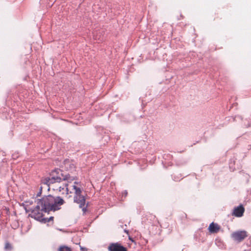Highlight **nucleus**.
<instances>
[{"label": "nucleus", "instance_id": "f257e3e1", "mask_svg": "<svg viewBox=\"0 0 251 251\" xmlns=\"http://www.w3.org/2000/svg\"><path fill=\"white\" fill-rule=\"evenodd\" d=\"M43 203V208L41 210L49 213L50 211H55L61 209L60 206L65 203L64 200L59 196L54 197L51 195L44 196L41 199Z\"/></svg>", "mask_w": 251, "mask_h": 251}, {"label": "nucleus", "instance_id": "f03ea898", "mask_svg": "<svg viewBox=\"0 0 251 251\" xmlns=\"http://www.w3.org/2000/svg\"><path fill=\"white\" fill-rule=\"evenodd\" d=\"M51 181L53 183H60L63 181L72 182L76 178V176H71L69 173L64 172L61 168H55L49 174Z\"/></svg>", "mask_w": 251, "mask_h": 251}, {"label": "nucleus", "instance_id": "7ed1b4c3", "mask_svg": "<svg viewBox=\"0 0 251 251\" xmlns=\"http://www.w3.org/2000/svg\"><path fill=\"white\" fill-rule=\"evenodd\" d=\"M43 208V203L42 200L41 199H37V205L34 208H31L30 210H26V212L30 211V213L28 214V217L34 218L35 220H39L40 218L43 217V214L41 210Z\"/></svg>", "mask_w": 251, "mask_h": 251}, {"label": "nucleus", "instance_id": "20e7f679", "mask_svg": "<svg viewBox=\"0 0 251 251\" xmlns=\"http://www.w3.org/2000/svg\"><path fill=\"white\" fill-rule=\"evenodd\" d=\"M82 190L79 187L75 192V196L74 197V202L79 204V207H82L85 204L86 199L84 196L81 195Z\"/></svg>", "mask_w": 251, "mask_h": 251}, {"label": "nucleus", "instance_id": "39448f33", "mask_svg": "<svg viewBox=\"0 0 251 251\" xmlns=\"http://www.w3.org/2000/svg\"><path fill=\"white\" fill-rule=\"evenodd\" d=\"M61 169L67 173H73L75 171V166L74 163L69 159H65L63 164L60 166Z\"/></svg>", "mask_w": 251, "mask_h": 251}, {"label": "nucleus", "instance_id": "423d86ee", "mask_svg": "<svg viewBox=\"0 0 251 251\" xmlns=\"http://www.w3.org/2000/svg\"><path fill=\"white\" fill-rule=\"evenodd\" d=\"M247 236V232L245 230L237 231L231 234L232 238L238 242L242 241Z\"/></svg>", "mask_w": 251, "mask_h": 251}, {"label": "nucleus", "instance_id": "0eeeda50", "mask_svg": "<svg viewBox=\"0 0 251 251\" xmlns=\"http://www.w3.org/2000/svg\"><path fill=\"white\" fill-rule=\"evenodd\" d=\"M107 249L108 251H127V248L120 242L110 243Z\"/></svg>", "mask_w": 251, "mask_h": 251}, {"label": "nucleus", "instance_id": "6e6552de", "mask_svg": "<svg viewBox=\"0 0 251 251\" xmlns=\"http://www.w3.org/2000/svg\"><path fill=\"white\" fill-rule=\"evenodd\" d=\"M244 211V206L240 204L234 209L232 214L237 217H241L243 215Z\"/></svg>", "mask_w": 251, "mask_h": 251}, {"label": "nucleus", "instance_id": "1a4fd4ad", "mask_svg": "<svg viewBox=\"0 0 251 251\" xmlns=\"http://www.w3.org/2000/svg\"><path fill=\"white\" fill-rule=\"evenodd\" d=\"M220 228V226L214 222L211 223L208 227L209 231L212 233H217Z\"/></svg>", "mask_w": 251, "mask_h": 251}, {"label": "nucleus", "instance_id": "9d476101", "mask_svg": "<svg viewBox=\"0 0 251 251\" xmlns=\"http://www.w3.org/2000/svg\"><path fill=\"white\" fill-rule=\"evenodd\" d=\"M41 182L42 184L47 185L48 186H50V184H54L53 182L51 181V179L50 176L43 177L41 179Z\"/></svg>", "mask_w": 251, "mask_h": 251}, {"label": "nucleus", "instance_id": "9b49d317", "mask_svg": "<svg viewBox=\"0 0 251 251\" xmlns=\"http://www.w3.org/2000/svg\"><path fill=\"white\" fill-rule=\"evenodd\" d=\"M69 183V182H67V183L63 184L62 186H60L58 188L59 192H61L62 190H63L65 189L66 194L68 195L69 193L68 189Z\"/></svg>", "mask_w": 251, "mask_h": 251}, {"label": "nucleus", "instance_id": "f8f14e48", "mask_svg": "<svg viewBox=\"0 0 251 251\" xmlns=\"http://www.w3.org/2000/svg\"><path fill=\"white\" fill-rule=\"evenodd\" d=\"M54 219V217L52 216L50 217L49 218H43V217L40 218L39 219V220H37L38 221H39L42 223L45 224L48 222H49L50 221H53Z\"/></svg>", "mask_w": 251, "mask_h": 251}, {"label": "nucleus", "instance_id": "ddd939ff", "mask_svg": "<svg viewBox=\"0 0 251 251\" xmlns=\"http://www.w3.org/2000/svg\"><path fill=\"white\" fill-rule=\"evenodd\" d=\"M4 249L6 251H11L12 249V246L11 244L9 242H6L5 244Z\"/></svg>", "mask_w": 251, "mask_h": 251}, {"label": "nucleus", "instance_id": "4468645a", "mask_svg": "<svg viewBox=\"0 0 251 251\" xmlns=\"http://www.w3.org/2000/svg\"><path fill=\"white\" fill-rule=\"evenodd\" d=\"M59 251H72L71 248L67 246L60 247L59 249Z\"/></svg>", "mask_w": 251, "mask_h": 251}, {"label": "nucleus", "instance_id": "2eb2a0df", "mask_svg": "<svg viewBox=\"0 0 251 251\" xmlns=\"http://www.w3.org/2000/svg\"><path fill=\"white\" fill-rule=\"evenodd\" d=\"M43 187L41 186L39 188V191L37 193L36 197H40L42 193Z\"/></svg>", "mask_w": 251, "mask_h": 251}, {"label": "nucleus", "instance_id": "dca6fc26", "mask_svg": "<svg viewBox=\"0 0 251 251\" xmlns=\"http://www.w3.org/2000/svg\"><path fill=\"white\" fill-rule=\"evenodd\" d=\"M247 248L243 250V251H250L251 250V245H247Z\"/></svg>", "mask_w": 251, "mask_h": 251}, {"label": "nucleus", "instance_id": "f3484780", "mask_svg": "<svg viewBox=\"0 0 251 251\" xmlns=\"http://www.w3.org/2000/svg\"><path fill=\"white\" fill-rule=\"evenodd\" d=\"M80 208H82V210L83 212V213H85L86 211H87V207H84V205L82 206V207H80Z\"/></svg>", "mask_w": 251, "mask_h": 251}, {"label": "nucleus", "instance_id": "a211bd4d", "mask_svg": "<svg viewBox=\"0 0 251 251\" xmlns=\"http://www.w3.org/2000/svg\"><path fill=\"white\" fill-rule=\"evenodd\" d=\"M123 195H124V196L126 197L127 195V192L126 190H125L123 193Z\"/></svg>", "mask_w": 251, "mask_h": 251}, {"label": "nucleus", "instance_id": "6ab92c4d", "mask_svg": "<svg viewBox=\"0 0 251 251\" xmlns=\"http://www.w3.org/2000/svg\"><path fill=\"white\" fill-rule=\"evenodd\" d=\"M73 189L75 190V191H76V190H77L78 188H79V187H77L75 185H74L73 186Z\"/></svg>", "mask_w": 251, "mask_h": 251}, {"label": "nucleus", "instance_id": "aec40b11", "mask_svg": "<svg viewBox=\"0 0 251 251\" xmlns=\"http://www.w3.org/2000/svg\"><path fill=\"white\" fill-rule=\"evenodd\" d=\"M73 189L75 190V191H76V190H77L78 188H79V187H77L75 185H74L73 186Z\"/></svg>", "mask_w": 251, "mask_h": 251}, {"label": "nucleus", "instance_id": "412c9836", "mask_svg": "<svg viewBox=\"0 0 251 251\" xmlns=\"http://www.w3.org/2000/svg\"><path fill=\"white\" fill-rule=\"evenodd\" d=\"M105 141H107V140H109V137L108 136H106L105 137Z\"/></svg>", "mask_w": 251, "mask_h": 251}, {"label": "nucleus", "instance_id": "4be33fe9", "mask_svg": "<svg viewBox=\"0 0 251 251\" xmlns=\"http://www.w3.org/2000/svg\"><path fill=\"white\" fill-rule=\"evenodd\" d=\"M173 179L175 180V181H178V179H176V177L175 176H173Z\"/></svg>", "mask_w": 251, "mask_h": 251}, {"label": "nucleus", "instance_id": "5701e85b", "mask_svg": "<svg viewBox=\"0 0 251 251\" xmlns=\"http://www.w3.org/2000/svg\"><path fill=\"white\" fill-rule=\"evenodd\" d=\"M79 182H76V181H75L74 182V185H76V184H78Z\"/></svg>", "mask_w": 251, "mask_h": 251}, {"label": "nucleus", "instance_id": "b1692460", "mask_svg": "<svg viewBox=\"0 0 251 251\" xmlns=\"http://www.w3.org/2000/svg\"><path fill=\"white\" fill-rule=\"evenodd\" d=\"M125 232H126V233H128V230H126V229H125Z\"/></svg>", "mask_w": 251, "mask_h": 251}, {"label": "nucleus", "instance_id": "393cba45", "mask_svg": "<svg viewBox=\"0 0 251 251\" xmlns=\"http://www.w3.org/2000/svg\"><path fill=\"white\" fill-rule=\"evenodd\" d=\"M33 203L32 201L30 202V204H32Z\"/></svg>", "mask_w": 251, "mask_h": 251}]
</instances>
